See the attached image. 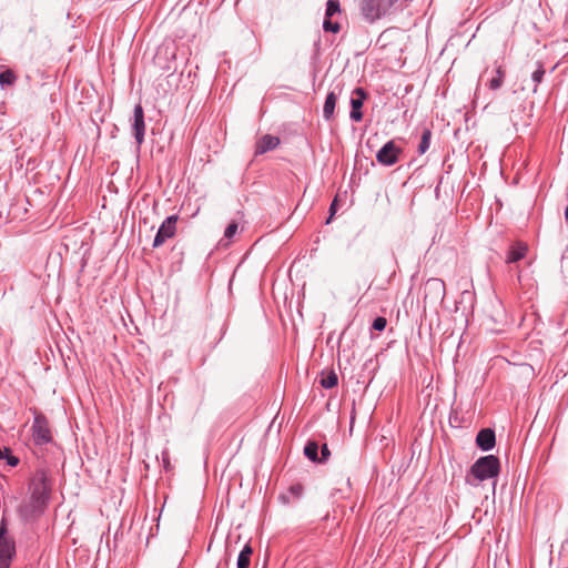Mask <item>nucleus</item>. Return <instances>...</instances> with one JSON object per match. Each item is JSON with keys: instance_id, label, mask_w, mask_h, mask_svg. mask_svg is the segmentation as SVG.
Returning <instances> with one entry per match:
<instances>
[{"instance_id": "23", "label": "nucleus", "mask_w": 568, "mask_h": 568, "mask_svg": "<svg viewBox=\"0 0 568 568\" xmlns=\"http://www.w3.org/2000/svg\"><path fill=\"white\" fill-rule=\"evenodd\" d=\"M544 75H545L544 65L541 63H538V68L531 74V79L535 82V88L532 90L534 92L537 91V87L542 81Z\"/></svg>"}, {"instance_id": "20", "label": "nucleus", "mask_w": 568, "mask_h": 568, "mask_svg": "<svg viewBox=\"0 0 568 568\" xmlns=\"http://www.w3.org/2000/svg\"><path fill=\"white\" fill-rule=\"evenodd\" d=\"M18 77L11 69H6L0 72V87H11L16 83Z\"/></svg>"}, {"instance_id": "10", "label": "nucleus", "mask_w": 568, "mask_h": 568, "mask_svg": "<svg viewBox=\"0 0 568 568\" xmlns=\"http://www.w3.org/2000/svg\"><path fill=\"white\" fill-rule=\"evenodd\" d=\"M51 485L48 476L43 470L38 471L30 483V491L34 496H40L49 499Z\"/></svg>"}, {"instance_id": "28", "label": "nucleus", "mask_w": 568, "mask_h": 568, "mask_svg": "<svg viewBox=\"0 0 568 568\" xmlns=\"http://www.w3.org/2000/svg\"><path fill=\"white\" fill-rule=\"evenodd\" d=\"M331 457V452L326 444L321 447V462H326Z\"/></svg>"}, {"instance_id": "14", "label": "nucleus", "mask_w": 568, "mask_h": 568, "mask_svg": "<svg viewBox=\"0 0 568 568\" xmlns=\"http://www.w3.org/2000/svg\"><path fill=\"white\" fill-rule=\"evenodd\" d=\"M280 144V139L275 135L265 134L256 143L255 154H264L268 151L274 150Z\"/></svg>"}, {"instance_id": "9", "label": "nucleus", "mask_w": 568, "mask_h": 568, "mask_svg": "<svg viewBox=\"0 0 568 568\" xmlns=\"http://www.w3.org/2000/svg\"><path fill=\"white\" fill-rule=\"evenodd\" d=\"M131 129L138 148H140L144 142L145 134L144 111L140 103L134 106Z\"/></svg>"}, {"instance_id": "5", "label": "nucleus", "mask_w": 568, "mask_h": 568, "mask_svg": "<svg viewBox=\"0 0 568 568\" xmlns=\"http://www.w3.org/2000/svg\"><path fill=\"white\" fill-rule=\"evenodd\" d=\"M403 149L394 140L386 142L376 153V160L384 166H392L399 161Z\"/></svg>"}, {"instance_id": "15", "label": "nucleus", "mask_w": 568, "mask_h": 568, "mask_svg": "<svg viewBox=\"0 0 568 568\" xmlns=\"http://www.w3.org/2000/svg\"><path fill=\"white\" fill-rule=\"evenodd\" d=\"M336 102L337 93L335 91H329L323 106V115L325 120H331L333 118Z\"/></svg>"}, {"instance_id": "6", "label": "nucleus", "mask_w": 568, "mask_h": 568, "mask_svg": "<svg viewBox=\"0 0 568 568\" xmlns=\"http://www.w3.org/2000/svg\"><path fill=\"white\" fill-rule=\"evenodd\" d=\"M178 220H179L178 215H170L163 221V223L160 225V227L155 234V237L153 240V247H160L169 239L174 237V235L176 233Z\"/></svg>"}, {"instance_id": "27", "label": "nucleus", "mask_w": 568, "mask_h": 568, "mask_svg": "<svg viewBox=\"0 0 568 568\" xmlns=\"http://www.w3.org/2000/svg\"><path fill=\"white\" fill-rule=\"evenodd\" d=\"M387 325V320L383 316L376 317L372 323V328L378 332H382L385 329Z\"/></svg>"}, {"instance_id": "19", "label": "nucleus", "mask_w": 568, "mask_h": 568, "mask_svg": "<svg viewBox=\"0 0 568 568\" xmlns=\"http://www.w3.org/2000/svg\"><path fill=\"white\" fill-rule=\"evenodd\" d=\"M337 383H338V377L334 371H331L327 374H323L320 379L321 386L325 389H331V388L335 387L337 385Z\"/></svg>"}, {"instance_id": "4", "label": "nucleus", "mask_w": 568, "mask_h": 568, "mask_svg": "<svg viewBox=\"0 0 568 568\" xmlns=\"http://www.w3.org/2000/svg\"><path fill=\"white\" fill-rule=\"evenodd\" d=\"M499 473V464H473L467 475V481L476 485L478 481L496 477Z\"/></svg>"}, {"instance_id": "24", "label": "nucleus", "mask_w": 568, "mask_h": 568, "mask_svg": "<svg viewBox=\"0 0 568 568\" xmlns=\"http://www.w3.org/2000/svg\"><path fill=\"white\" fill-rule=\"evenodd\" d=\"M323 29L325 32L337 33L341 30V26L338 22L332 21V19H324Z\"/></svg>"}, {"instance_id": "22", "label": "nucleus", "mask_w": 568, "mask_h": 568, "mask_svg": "<svg viewBox=\"0 0 568 568\" xmlns=\"http://www.w3.org/2000/svg\"><path fill=\"white\" fill-rule=\"evenodd\" d=\"M339 12V2L337 0H328L326 3L325 19H332L333 16Z\"/></svg>"}, {"instance_id": "2", "label": "nucleus", "mask_w": 568, "mask_h": 568, "mask_svg": "<svg viewBox=\"0 0 568 568\" xmlns=\"http://www.w3.org/2000/svg\"><path fill=\"white\" fill-rule=\"evenodd\" d=\"M398 0H359V11L364 20L374 23L392 14Z\"/></svg>"}, {"instance_id": "32", "label": "nucleus", "mask_w": 568, "mask_h": 568, "mask_svg": "<svg viewBox=\"0 0 568 568\" xmlns=\"http://www.w3.org/2000/svg\"><path fill=\"white\" fill-rule=\"evenodd\" d=\"M335 205H336V200H334V202L331 204V207H329V211H331V215L327 219L326 221V224H328L332 220V216L334 215L335 213Z\"/></svg>"}, {"instance_id": "7", "label": "nucleus", "mask_w": 568, "mask_h": 568, "mask_svg": "<svg viewBox=\"0 0 568 568\" xmlns=\"http://www.w3.org/2000/svg\"><path fill=\"white\" fill-rule=\"evenodd\" d=\"M48 500L31 494L30 498L20 506L19 511L26 519L38 517L47 507Z\"/></svg>"}, {"instance_id": "29", "label": "nucleus", "mask_w": 568, "mask_h": 568, "mask_svg": "<svg viewBox=\"0 0 568 568\" xmlns=\"http://www.w3.org/2000/svg\"><path fill=\"white\" fill-rule=\"evenodd\" d=\"M290 491L295 496L300 497L303 493V486L301 484H295L291 486Z\"/></svg>"}, {"instance_id": "17", "label": "nucleus", "mask_w": 568, "mask_h": 568, "mask_svg": "<svg viewBox=\"0 0 568 568\" xmlns=\"http://www.w3.org/2000/svg\"><path fill=\"white\" fill-rule=\"evenodd\" d=\"M505 77H506V72L503 69V67H498L495 70L494 77L488 81L487 87L490 90H498V89H500L503 83H504Z\"/></svg>"}, {"instance_id": "33", "label": "nucleus", "mask_w": 568, "mask_h": 568, "mask_svg": "<svg viewBox=\"0 0 568 568\" xmlns=\"http://www.w3.org/2000/svg\"><path fill=\"white\" fill-rule=\"evenodd\" d=\"M565 219L568 222V205L566 206V210H565Z\"/></svg>"}, {"instance_id": "8", "label": "nucleus", "mask_w": 568, "mask_h": 568, "mask_svg": "<svg viewBox=\"0 0 568 568\" xmlns=\"http://www.w3.org/2000/svg\"><path fill=\"white\" fill-rule=\"evenodd\" d=\"M446 295L445 282L440 278H429L424 285V301L426 302H442Z\"/></svg>"}, {"instance_id": "21", "label": "nucleus", "mask_w": 568, "mask_h": 568, "mask_svg": "<svg viewBox=\"0 0 568 568\" xmlns=\"http://www.w3.org/2000/svg\"><path fill=\"white\" fill-rule=\"evenodd\" d=\"M432 131L429 129H425L422 133L420 142L418 144V153L424 154L427 152L430 145Z\"/></svg>"}, {"instance_id": "18", "label": "nucleus", "mask_w": 568, "mask_h": 568, "mask_svg": "<svg viewBox=\"0 0 568 568\" xmlns=\"http://www.w3.org/2000/svg\"><path fill=\"white\" fill-rule=\"evenodd\" d=\"M252 554V547L250 545H245L239 555L237 568H250Z\"/></svg>"}, {"instance_id": "31", "label": "nucleus", "mask_w": 568, "mask_h": 568, "mask_svg": "<svg viewBox=\"0 0 568 568\" xmlns=\"http://www.w3.org/2000/svg\"><path fill=\"white\" fill-rule=\"evenodd\" d=\"M458 423H459V422H458V417H457V415H456V414H455V415H454V414H450V416H449V424H450L452 426H456V427H457V426H459V425H458Z\"/></svg>"}, {"instance_id": "11", "label": "nucleus", "mask_w": 568, "mask_h": 568, "mask_svg": "<svg viewBox=\"0 0 568 568\" xmlns=\"http://www.w3.org/2000/svg\"><path fill=\"white\" fill-rule=\"evenodd\" d=\"M366 98H367V93L363 88L358 87L353 91V95L351 98V108L352 109H351L349 118L354 122H359L363 120L362 108H363V104H364V101L366 100Z\"/></svg>"}, {"instance_id": "26", "label": "nucleus", "mask_w": 568, "mask_h": 568, "mask_svg": "<svg viewBox=\"0 0 568 568\" xmlns=\"http://www.w3.org/2000/svg\"><path fill=\"white\" fill-rule=\"evenodd\" d=\"M237 230H239V224L237 222L235 221H232L225 229L224 231V237L227 239V240H231L236 233H237Z\"/></svg>"}, {"instance_id": "3", "label": "nucleus", "mask_w": 568, "mask_h": 568, "mask_svg": "<svg viewBox=\"0 0 568 568\" xmlns=\"http://www.w3.org/2000/svg\"><path fill=\"white\" fill-rule=\"evenodd\" d=\"M16 556V541L9 535L6 523L0 526V568H10Z\"/></svg>"}, {"instance_id": "12", "label": "nucleus", "mask_w": 568, "mask_h": 568, "mask_svg": "<svg viewBox=\"0 0 568 568\" xmlns=\"http://www.w3.org/2000/svg\"><path fill=\"white\" fill-rule=\"evenodd\" d=\"M476 446L483 452L493 449L496 445L495 430L491 428H483L476 436Z\"/></svg>"}, {"instance_id": "25", "label": "nucleus", "mask_w": 568, "mask_h": 568, "mask_svg": "<svg viewBox=\"0 0 568 568\" xmlns=\"http://www.w3.org/2000/svg\"><path fill=\"white\" fill-rule=\"evenodd\" d=\"M6 462H20V459L13 456L8 447H0V460Z\"/></svg>"}, {"instance_id": "30", "label": "nucleus", "mask_w": 568, "mask_h": 568, "mask_svg": "<svg viewBox=\"0 0 568 568\" xmlns=\"http://www.w3.org/2000/svg\"><path fill=\"white\" fill-rule=\"evenodd\" d=\"M476 462H488V463H491V462H499V458L495 455H487V456H481L479 457Z\"/></svg>"}, {"instance_id": "16", "label": "nucleus", "mask_w": 568, "mask_h": 568, "mask_svg": "<svg viewBox=\"0 0 568 568\" xmlns=\"http://www.w3.org/2000/svg\"><path fill=\"white\" fill-rule=\"evenodd\" d=\"M320 446L315 440H308L304 446V455L310 462H321L318 456Z\"/></svg>"}, {"instance_id": "1", "label": "nucleus", "mask_w": 568, "mask_h": 568, "mask_svg": "<svg viewBox=\"0 0 568 568\" xmlns=\"http://www.w3.org/2000/svg\"><path fill=\"white\" fill-rule=\"evenodd\" d=\"M32 440L36 446V454L38 458L45 459L47 456L42 453L43 447L48 450L55 448L52 432L48 418L42 413H36L31 425Z\"/></svg>"}, {"instance_id": "13", "label": "nucleus", "mask_w": 568, "mask_h": 568, "mask_svg": "<svg viewBox=\"0 0 568 568\" xmlns=\"http://www.w3.org/2000/svg\"><path fill=\"white\" fill-rule=\"evenodd\" d=\"M528 252V245L524 242H516L510 245L509 250L506 254V263L513 264L517 263L518 261L523 260Z\"/></svg>"}]
</instances>
